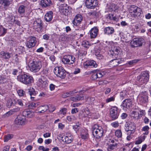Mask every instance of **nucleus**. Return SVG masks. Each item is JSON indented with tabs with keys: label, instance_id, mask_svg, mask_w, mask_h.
I'll return each mask as SVG.
<instances>
[{
	"label": "nucleus",
	"instance_id": "62",
	"mask_svg": "<svg viewBox=\"0 0 151 151\" xmlns=\"http://www.w3.org/2000/svg\"><path fill=\"white\" fill-rule=\"evenodd\" d=\"M94 51L95 52V54L96 55H97L100 54V50L98 48H95Z\"/></svg>",
	"mask_w": 151,
	"mask_h": 151
},
{
	"label": "nucleus",
	"instance_id": "9",
	"mask_svg": "<svg viewBox=\"0 0 151 151\" xmlns=\"http://www.w3.org/2000/svg\"><path fill=\"white\" fill-rule=\"evenodd\" d=\"M48 82L46 78L43 76H41L38 79L37 85L40 88H45L48 86Z\"/></svg>",
	"mask_w": 151,
	"mask_h": 151
},
{
	"label": "nucleus",
	"instance_id": "1",
	"mask_svg": "<svg viewBox=\"0 0 151 151\" xmlns=\"http://www.w3.org/2000/svg\"><path fill=\"white\" fill-rule=\"evenodd\" d=\"M149 78V72L148 71H144L141 75L137 78V83L140 87H144L148 81Z\"/></svg>",
	"mask_w": 151,
	"mask_h": 151
},
{
	"label": "nucleus",
	"instance_id": "51",
	"mask_svg": "<svg viewBox=\"0 0 151 151\" xmlns=\"http://www.w3.org/2000/svg\"><path fill=\"white\" fill-rule=\"evenodd\" d=\"M81 125L80 124H76L75 125L73 126V129L76 132L78 131L79 129L80 128Z\"/></svg>",
	"mask_w": 151,
	"mask_h": 151
},
{
	"label": "nucleus",
	"instance_id": "41",
	"mask_svg": "<svg viewBox=\"0 0 151 151\" xmlns=\"http://www.w3.org/2000/svg\"><path fill=\"white\" fill-rule=\"evenodd\" d=\"M14 101L15 104H18L21 106H23V100L21 99H17L15 98L14 99Z\"/></svg>",
	"mask_w": 151,
	"mask_h": 151
},
{
	"label": "nucleus",
	"instance_id": "58",
	"mask_svg": "<svg viewBox=\"0 0 151 151\" xmlns=\"http://www.w3.org/2000/svg\"><path fill=\"white\" fill-rule=\"evenodd\" d=\"M115 100V97L114 96H112L110 98H108L106 100V102L107 103L109 102L114 101Z\"/></svg>",
	"mask_w": 151,
	"mask_h": 151
},
{
	"label": "nucleus",
	"instance_id": "50",
	"mask_svg": "<svg viewBox=\"0 0 151 151\" xmlns=\"http://www.w3.org/2000/svg\"><path fill=\"white\" fill-rule=\"evenodd\" d=\"M115 5L114 4H111L109 6V10L110 12H112V11H115Z\"/></svg>",
	"mask_w": 151,
	"mask_h": 151
},
{
	"label": "nucleus",
	"instance_id": "54",
	"mask_svg": "<svg viewBox=\"0 0 151 151\" xmlns=\"http://www.w3.org/2000/svg\"><path fill=\"white\" fill-rule=\"evenodd\" d=\"M67 109L65 108H63L60 110L59 114L65 115L67 112Z\"/></svg>",
	"mask_w": 151,
	"mask_h": 151
},
{
	"label": "nucleus",
	"instance_id": "30",
	"mask_svg": "<svg viewBox=\"0 0 151 151\" xmlns=\"http://www.w3.org/2000/svg\"><path fill=\"white\" fill-rule=\"evenodd\" d=\"M18 12L21 17H23L25 14V6L23 5L20 6L18 8Z\"/></svg>",
	"mask_w": 151,
	"mask_h": 151
},
{
	"label": "nucleus",
	"instance_id": "63",
	"mask_svg": "<svg viewBox=\"0 0 151 151\" xmlns=\"http://www.w3.org/2000/svg\"><path fill=\"white\" fill-rule=\"evenodd\" d=\"M119 124L118 122H115L111 123L112 126L114 127H116L119 126Z\"/></svg>",
	"mask_w": 151,
	"mask_h": 151
},
{
	"label": "nucleus",
	"instance_id": "59",
	"mask_svg": "<svg viewBox=\"0 0 151 151\" xmlns=\"http://www.w3.org/2000/svg\"><path fill=\"white\" fill-rule=\"evenodd\" d=\"M19 110V107H17V108L12 109L11 110L12 111V113L13 114L14 113L18 111Z\"/></svg>",
	"mask_w": 151,
	"mask_h": 151
},
{
	"label": "nucleus",
	"instance_id": "38",
	"mask_svg": "<svg viewBox=\"0 0 151 151\" xmlns=\"http://www.w3.org/2000/svg\"><path fill=\"white\" fill-rule=\"evenodd\" d=\"M28 93L30 96H35L36 94V92L33 88H30L28 89Z\"/></svg>",
	"mask_w": 151,
	"mask_h": 151
},
{
	"label": "nucleus",
	"instance_id": "16",
	"mask_svg": "<svg viewBox=\"0 0 151 151\" xmlns=\"http://www.w3.org/2000/svg\"><path fill=\"white\" fill-rule=\"evenodd\" d=\"M25 117L23 115L18 116L15 119L14 123L18 125H23L26 124Z\"/></svg>",
	"mask_w": 151,
	"mask_h": 151
},
{
	"label": "nucleus",
	"instance_id": "32",
	"mask_svg": "<svg viewBox=\"0 0 151 151\" xmlns=\"http://www.w3.org/2000/svg\"><path fill=\"white\" fill-rule=\"evenodd\" d=\"M106 18L108 21H116V18L115 15L113 14H109L106 15Z\"/></svg>",
	"mask_w": 151,
	"mask_h": 151
},
{
	"label": "nucleus",
	"instance_id": "12",
	"mask_svg": "<svg viewBox=\"0 0 151 151\" xmlns=\"http://www.w3.org/2000/svg\"><path fill=\"white\" fill-rule=\"evenodd\" d=\"M60 12L65 16L70 14L69 7L65 4H61L59 6Z\"/></svg>",
	"mask_w": 151,
	"mask_h": 151
},
{
	"label": "nucleus",
	"instance_id": "42",
	"mask_svg": "<svg viewBox=\"0 0 151 151\" xmlns=\"http://www.w3.org/2000/svg\"><path fill=\"white\" fill-rule=\"evenodd\" d=\"M142 12V11L141 9L139 7L137 9V10L136 11V12H134L133 15L134 17L139 16L141 14Z\"/></svg>",
	"mask_w": 151,
	"mask_h": 151
},
{
	"label": "nucleus",
	"instance_id": "22",
	"mask_svg": "<svg viewBox=\"0 0 151 151\" xmlns=\"http://www.w3.org/2000/svg\"><path fill=\"white\" fill-rule=\"evenodd\" d=\"M80 136L82 139L85 140H88L89 138L88 130L87 129H82L81 132Z\"/></svg>",
	"mask_w": 151,
	"mask_h": 151
},
{
	"label": "nucleus",
	"instance_id": "47",
	"mask_svg": "<svg viewBox=\"0 0 151 151\" xmlns=\"http://www.w3.org/2000/svg\"><path fill=\"white\" fill-rule=\"evenodd\" d=\"M40 104V103L38 102H32L29 105L30 108H35L38 106Z\"/></svg>",
	"mask_w": 151,
	"mask_h": 151
},
{
	"label": "nucleus",
	"instance_id": "7",
	"mask_svg": "<svg viewBox=\"0 0 151 151\" xmlns=\"http://www.w3.org/2000/svg\"><path fill=\"white\" fill-rule=\"evenodd\" d=\"M62 62L64 64H72L76 61L75 58L73 56L67 55L63 56L62 59Z\"/></svg>",
	"mask_w": 151,
	"mask_h": 151
},
{
	"label": "nucleus",
	"instance_id": "37",
	"mask_svg": "<svg viewBox=\"0 0 151 151\" xmlns=\"http://www.w3.org/2000/svg\"><path fill=\"white\" fill-rule=\"evenodd\" d=\"M20 57L18 56L17 54H16L14 57L13 60L14 63L17 65H19L21 62Z\"/></svg>",
	"mask_w": 151,
	"mask_h": 151
},
{
	"label": "nucleus",
	"instance_id": "18",
	"mask_svg": "<svg viewBox=\"0 0 151 151\" xmlns=\"http://www.w3.org/2000/svg\"><path fill=\"white\" fill-rule=\"evenodd\" d=\"M13 0H0V7L5 8L12 4Z\"/></svg>",
	"mask_w": 151,
	"mask_h": 151
},
{
	"label": "nucleus",
	"instance_id": "64",
	"mask_svg": "<svg viewBox=\"0 0 151 151\" xmlns=\"http://www.w3.org/2000/svg\"><path fill=\"white\" fill-rule=\"evenodd\" d=\"M107 82H108L107 81H99V82L98 83H99V84L100 85H104L107 84Z\"/></svg>",
	"mask_w": 151,
	"mask_h": 151
},
{
	"label": "nucleus",
	"instance_id": "20",
	"mask_svg": "<svg viewBox=\"0 0 151 151\" xmlns=\"http://www.w3.org/2000/svg\"><path fill=\"white\" fill-rule=\"evenodd\" d=\"M145 40L142 38H136L134 39L132 42L134 45H136V47L141 46L145 42Z\"/></svg>",
	"mask_w": 151,
	"mask_h": 151
},
{
	"label": "nucleus",
	"instance_id": "45",
	"mask_svg": "<svg viewBox=\"0 0 151 151\" xmlns=\"http://www.w3.org/2000/svg\"><path fill=\"white\" fill-rule=\"evenodd\" d=\"M149 128L148 126H145L143 127L142 129V131L145 132L143 133V134L144 135H147L148 134V130Z\"/></svg>",
	"mask_w": 151,
	"mask_h": 151
},
{
	"label": "nucleus",
	"instance_id": "33",
	"mask_svg": "<svg viewBox=\"0 0 151 151\" xmlns=\"http://www.w3.org/2000/svg\"><path fill=\"white\" fill-rule=\"evenodd\" d=\"M139 8V7L134 5H131L129 9V12L132 14H133Z\"/></svg>",
	"mask_w": 151,
	"mask_h": 151
},
{
	"label": "nucleus",
	"instance_id": "2",
	"mask_svg": "<svg viewBox=\"0 0 151 151\" xmlns=\"http://www.w3.org/2000/svg\"><path fill=\"white\" fill-rule=\"evenodd\" d=\"M28 66L30 70L36 73L39 71L42 67V63L39 60H30L28 62Z\"/></svg>",
	"mask_w": 151,
	"mask_h": 151
},
{
	"label": "nucleus",
	"instance_id": "19",
	"mask_svg": "<svg viewBox=\"0 0 151 151\" xmlns=\"http://www.w3.org/2000/svg\"><path fill=\"white\" fill-rule=\"evenodd\" d=\"M73 139V137L70 134H67L66 135L62 137V141L66 143H70Z\"/></svg>",
	"mask_w": 151,
	"mask_h": 151
},
{
	"label": "nucleus",
	"instance_id": "5",
	"mask_svg": "<svg viewBox=\"0 0 151 151\" xmlns=\"http://www.w3.org/2000/svg\"><path fill=\"white\" fill-rule=\"evenodd\" d=\"M33 24L34 28L36 31L39 32H41L43 31L44 23L41 19H36Z\"/></svg>",
	"mask_w": 151,
	"mask_h": 151
},
{
	"label": "nucleus",
	"instance_id": "8",
	"mask_svg": "<svg viewBox=\"0 0 151 151\" xmlns=\"http://www.w3.org/2000/svg\"><path fill=\"white\" fill-rule=\"evenodd\" d=\"M110 116L112 120L117 119L119 115V111L116 106L112 107L110 109Z\"/></svg>",
	"mask_w": 151,
	"mask_h": 151
},
{
	"label": "nucleus",
	"instance_id": "15",
	"mask_svg": "<svg viewBox=\"0 0 151 151\" xmlns=\"http://www.w3.org/2000/svg\"><path fill=\"white\" fill-rule=\"evenodd\" d=\"M132 102L130 99H126L123 101L121 105L123 109H129L132 106Z\"/></svg>",
	"mask_w": 151,
	"mask_h": 151
},
{
	"label": "nucleus",
	"instance_id": "36",
	"mask_svg": "<svg viewBox=\"0 0 151 151\" xmlns=\"http://www.w3.org/2000/svg\"><path fill=\"white\" fill-rule=\"evenodd\" d=\"M1 55L4 58L9 59L11 57V54L8 52H1Z\"/></svg>",
	"mask_w": 151,
	"mask_h": 151
},
{
	"label": "nucleus",
	"instance_id": "23",
	"mask_svg": "<svg viewBox=\"0 0 151 151\" xmlns=\"http://www.w3.org/2000/svg\"><path fill=\"white\" fill-rule=\"evenodd\" d=\"M84 99V96L82 94H77L74 97L70 98V100L74 102H76L78 101L82 100L83 99Z\"/></svg>",
	"mask_w": 151,
	"mask_h": 151
},
{
	"label": "nucleus",
	"instance_id": "60",
	"mask_svg": "<svg viewBox=\"0 0 151 151\" xmlns=\"http://www.w3.org/2000/svg\"><path fill=\"white\" fill-rule=\"evenodd\" d=\"M111 48V49L109 50V51L108 52V54L110 55L113 56L115 54L114 50L113 49H112V48Z\"/></svg>",
	"mask_w": 151,
	"mask_h": 151
},
{
	"label": "nucleus",
	"instance_id": "26",
	"mask_svg": "<svg viewBox=\"0 0 151 151\" xmlns=\"http://www.w3.org/2000/svg\"><path fill=\"white\" fill-rule=\"evenodd\" d=\"M45 19L47 22H49L51 21L53 18V12L50 11L47 12L45 16Z\"/></svg>",
	"mask_w": 151,
	"mask_h": 151
},
{
	"label": "nucleus",
	"instance_id": "25",
	"mask_svg": "<svg viewBox=\"0 0 151 151\" xmlns=\"http://www.w3.org/2000/svg\"><path fill=\"white\" fill-rule=\"evenodd\" d=\"M22 115L25 117L31 118L34 116V113L30 110H25L22 112Z\"/></svg>",
	"mask_w": 151,
	"mask_h": 151
},
{
	"label": "nucleus",
	"instance_id": "28",
	"mask_svg": "<svg viewBox=\"0 0 151 151\" xmlns=\"http://www.w3.org/2000/svg\"><path fill=\"white\" fill-rule=\"evenodd\" d=\"M104 32L105 34L109 35L114 33V29L112 27H108L105 28Z\"/></svg>",
	"mask_w": 151,
	"mask_h": 151
},
{
	"label": "nucleus",
	"instance_id": "24",
	"mask_svg": "<svg viewBox=\"0 0 151 151\" xmlns=\"http://www.w3.org/2000/svg\"><path fill=\"white\" fill-rule=\"evenodd\" d=\"M84 65V66H91L94 68H96L97 66L96 62L93 60L88 61L85 63Z\"/></svg>",
	"mask_w": 151,
	"mask_h": 151
},
{
	"label": "nucleus",
	"instance_id": "11",
	"mask_svg": "<svg viewBox=\"0 0 151 151\" xmlns=\"http://www.w3.org/2000/svg\"><path fill=\"white\" fill-rule=\"evenodd\" d=\"M106 74V72L101 70H96L93 71L92 76L93 78L95 80L97 78H100Z\"/></svg>",
	"mask_w": 151,
	"mask_h": 151
},
{
	"label": "nucleus",
	"instance_id": "31",
	"mask_svg": "<svg viewBox=\"0 0 151 151\" xmlns=\"http://www.w3.org/2000/svg\"><path fill=\"white\" fill-rule=\"evenodd\" d=\"M118 144L117 143L111 144H110L108 145L107 149L108 151H112L116 149L118 147Z\"/></svg>",
	"mask_w": 151,
	"mask_h": 151
},
{
	"label": "nucleus",
	"instance_id": "17",
	"mask_svg": "<svg viewBox=\"0 0 151 151\" xmlns=\"http://www.w3.org/2000/svg\"><path fill=\"white\" fill-rule=\"evenodd\" d=\"M83 19V17L81 15L77 14L73 21V24L76 26H78L81 23Z\"/></svg>",
	"mask_w": 151,
	"mask_h": 151
},
{
	"label": "nucleus",
	"instance_id": "61",
	"mask_svg": "<svg viewBox=\"0 0 151 151\" xmlns=\"http://www.w3.org/2000/svg\"><path fill=\"white\" fill-rule=\"evenodd\" d=\"M83 45H84V47H88V46H91V45L90 44L89 42L88 41H84L83 42Z\"/></svg>",
	"mask_w": 151,
	"mask_h": 151
},
{
	"label": "nucleus",
	"instance_id": "43",
	"mask_svg": "<svg viewBox=\"0 0 151 151\" xmlns=\"http://www.w3.org/2000/svg\"><path fill=\"white\" fill-rule=\"evenodd\" d=\"M6 29L3 27L1 26H0V36H3L6 32Z\"/></svg>",
	"mask_w": 151,
	"mask_h": 151
},
{
	"label": "nucleus",
	"instance_id": "44",
	"mask_svg": "<svg viewBox=\"0 0 151 151\" xmlns=\"http://www.w3.org/2000/svg\"><path fill=\"white\" fill-rule=\"evenodd\" d=\"M13 137V135L12 134H8L5 135L4 137V142H6L8 141L9 140L12 138Z\"/></svg>",
	"mask_w": 151,
	"mask_h": 151
},
{
	"label": "nucleus",
	"instance_id": "40",
	"mask_svg": "<svg viewBox=\"0 0 151 151\" xmlns=\"http://www.w3.org/2000/svg\"><path fill=\"white\" fill-rule=\"evenodd\" d=\"M14 99H9L7 102V106L9 108L11 106L14 105L15 104V103L14 101Z\"/></svg>",
	"mask_w": 151,
	"mask_h": 151
},
{
	"label": "nucleus",
	"instance_id": "21",
	"mask_svg": "<svg viewBox=\"0 0 151 151\" xmlns=\"http://www.w3.org/2000/svg\"><path fill=\"white\" fill-rule=\"evenodd\" d=\"M37 41L35 37H31L30 40L26 43V45L27 47H33L36 43Z\"/></svg>",
	"mask_w": 151,
	"mask_h": 151
},
{
	"label": "nucleus",
	"instance_id": "55",
	"mask_svg": "<svg viewBox=\"0 0 151 151\" xmlns=\"http://www.w3.org/2000/svg\"><path fill=\"white\" fill-rule=\"evenodd\" d=\"M17 92L19 95L20 96H23L25 93V92L22 90H18Z\"/></svg>",
	"mask_w": 151,
	"mask_h": 151
},
{
	"label": "nucleus",
	"instance_id": "53",
	"mask_svg": "<svg viewBox=\"0 0 151 151\" xmlns=\"http://www.w3.org/2000/svg\"><path fill=\"white\" fill-rule=\"evenodd\" d=\"M132 117L134 118L138 117L139 116V113L136 111H133L132 113Z\"/></svg>",
	"mask_w": 151,
	"mask_h": 151
},
{
	"label": "nucleus",
	"instance_id": "3",
	"mask_svg": "<svg viewBox=\"0 0 151 151\" xmlns=\"http://www.w3.org/2000/svg\"><path fill=\"white\" fill-rule=\"evenodd\" d=\"M17 79L18 81L26 85H29L34 81V79L32 76L26 74L18 76Z\"/></svg>",
	"mask_w": 151,
	"mask_h": 151
},
{
	"label": "nucleus",
	"instance_id": "57",
	"mask_svg": "<svg viewBox=\"0 0 151 151\" xmlns=\"http://www.w3.org/2000/svg\"><path fill=\"white\" fill-rule=\"evenodd\" d=\"M12 111L11 110H10L9 111L7 112L5 114H4L3 116V117H6L9 116L12 114Z\"/></svg>",
	"mask_w": 151,
	"mask_h": 151
},
{
	"label": "nucleus",
	"instance_id": "52",
	"mask_svg": "<svg viewBox=\"0 0 151 151\" xmlns=\"http://www.w3.org/2000/svg\"><path fill=\"white\" fill-rule=\"evenodd\" d=\"M140 60L137 59H134L131 61H130L128 62V63L129 65H132L136 63L137 62L139 61Z\"/></svg>",
	"mask_w": 151,
	"mask_h": 151
},
{
	"label": "nucleus",
	"instance_id": "6",
	"mask_svg": "<svg viewBox=\"0 0 151 151\" xmlns=\"http://www.w3.org/2000/svg\"><path fill=\"white\" fill-rule=\"evenodd\" d=\"M54 72L57 77L62 79L64 78L66 74L65 70L61 66L55 67L54 70Z\"/></svg>",
	"mask_w": 151,
	"mask_h": 151
},
{
	"label": "nucleus",
	"instance_id": "10",
	"mask_svg": "<svg viewBox=\"0 0 151 151\" xmlns=\"http://www.w3.org/2000/svg\"><path fill=\"white\" fill-rule=\"evenodd\" d=\"M86 7L90 9H93L98 6L97 0H85Z\"/></svg>",
	"mask_w": 151,
	"mask_h": 151
},
{
	"label": "nucleus",
	"instance_id": "49",
	"mask_svg": "<svg viewBox=\"0 0 151 151\" xmlns=\"http://www.w3.org/2000/svg\"><path fill=\"white\" fill-rule=\"evenodd\" d=\"M67 119L68 121L72 122L76 119V117L72 115L68 116L67 117Z\"/></svg>",
	"mask_w": 151,
	"mask_h": 151
},
{
	"label": "nucleus",
	"instance_id": "56",
	"mask_svg": "<svg viewBox=\"0 0 151 151\" xmlns=\"http://www.w3.org/2000/svg\"><path fill=\"white\" fill-rule=\"evenodd\" d=\"M7 81L6 79L4 77L0 76V83H3L6 82Z\"/></svg>",
	"mask_w": 151,
	"mask_h": 151
},
{
	"label": "nucleus",
	"instance_id": "48",
	"mask_svg": "<svg viewBox=\"0 0 151 151\" xmlns=\"http://www.w3.org/2000/svg\"><path fill=\"white\" fill-rule=\"evenodd\" d=\"M115 135L118 137H121L122 136V132L120 130H117L115 132Z\"/></svg>",
	"mask_w": 151,
	"mask_h": 151
},
{
	"label": "nucleus",
	"instance_id": "14",
	"mask_svg": "<svg viewBox=\"0 0 151 151\" xmlns=\"http://www.w3.org/2000/svg\"><path fill=\"white\" fill-rule=\"evenodd\" d=\"M139 101L142 103H145L148 101V97L147 93L146 91L141 92L138 97Z\"/></svg>",
	"mask_w": 151,
	"mask_h": 151
},
{
	"label": "nucleus",
	"instance_id": "13",
	"mask_svg": "<svg viewBox=\"0 0 151 151\" xmlns=\"http://www.w3.org/2000/svg\"><path fill=\"white\" fill-rule=\"evenodd\" d=\"M125 126V131H135L136 128V125L135 123L129 121L126 122Z\"/></svg>",
	"mask_w": 151,
	"mask_h": 151
},
{
	"label": "nucleus",
	"instance_id": "27",
	"mask_svg": "<svg viewBox=\"0 0 151 151\" xmlns=\"http://www.w3.org/2000/svg\"><path fill=\"white\" fill-rule=\"evenodd\" d=\"M49 107L47 105H44L38 107V113H43L49 109Z\"/></svg>",
	"mask_w": 151,
	"mask_h": 151
},
{
	"label": "nucleus",
	"instance_id": "29",
	"mask_svg": "<svg viewBox=\"0 0 151 151\" xmlns=\"http://www.w3.org/2000/svg\"><path fill=\"white\" fill-rule=\"evenodd\" d=\"M98 30L96 27L91 29L90 31V35L91 38H95L97 35Z\"/></svg>",
	"mask_w": 151,
	"mask_h": 151
},
{
	"label": "nucleus",
	"instance_id": "34",
	"mask_svg": "<svg viewBox=\"0 0 151 151\" xmlns=\"http://www.w3.org/2000/svg\"><path fill=\"white\" fill-rule=\"evenodd\" d=\"M76 93V92H75V91L73 90L64 93L63 94L62 96L63 98L68 97L73 95L74 93Z\"/></svg>",
	"mask_w": 151,
	"mask_h": 151
},
{
	"label": "nucleus",
	"instance_id": "35",
	"mask_svg": "<svg viewBox=\"0 0 151 151\" xmlns=\"http://www.w3.org/2000/svg\"><path fill=\"white\" fill-rule=\"evenodd\" d=\"M145 137L146 136H141L138 137L137 139L135 141V144L136 145L141 144L145 140Z\"/></svg>",
	"mask_w": 151,
	"mask_h": 151
},
{
	"label": "nucleus",
	"instance_id": "46",
	"mask_svg": "<svg viewBox=\"0 0 151 151\" xmlns=\"http://www.w3.org/2000/svg\"><path fill=\"white\" fill-rule=\"evenodd\" d=\"M40 4L42 7H49L46 0H41L40 1Z\"/></svg>",
	"mask_w": 151,
	"mask_h": 151
},
{
	"label": "nucleus",
	"instance_id": "4",
	"mask_svg": "<svg viewBox=\"0 0 151 151\" xmlns=\"http://www.w3.org/2000/svg\"><path fill=\"white\" fill-rule=\"evenodd\" d=\"M92 131L93 135L97 139L101 138L104 134L102 127L97 124H94L93 126Z\"/></svg>",
	"mask_w": 151,
	"mask_h": 151
},
{
	"label": "nucleus",
	"instance_id": "39",
	"mask_svg": "<svg viewBox=\"0 0 151 151\" xmlns=\"http://www.w3.org/2000/svg\"><path fill=\"white\" fill-rule=\"evenodd\" d=\"M129 94L127 93V91L126 90H123L120 93V96L122 98V99L124 98H126Z\"/></svg>",
	"mask_w": 151,
	"mask_h": 151
}]
</instances>
